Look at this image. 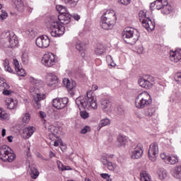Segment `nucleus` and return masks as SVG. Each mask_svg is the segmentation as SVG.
<instances>
[{
    "label": "nucleus",
    "mask_w": 181,
    "mask_h": 181,
    "mask_svg": "<svg viewBox=\"0 0 181 181\" xmlns=\"http://www.w3.org/2000/svg\"><path fill=\"white\" fill-rule=\"evenodd\" d=\"M63 84L66 87L68 91H71V90L77 87V83H76V81H71L69 80V78H66L63 79Z\"/></svg>",
    "instance_id": "nucleus-23"
},
{
    "label": "nucleus",
    "mask_w": 181,
    "mask_h": 181,
    "mask_svg": "<svg viewBox=\"0 0 181 181\" xmlns=\"http://www.w3.org/2000/svg\"><path fill=\"white\" fill-rule=\"evenodd\" d=\"M29 80H30V83L33 86H35V87H40V85L43 84V82H42V81H39L37 79H35L33 77H30Z\"/></svg>",
    "instance_id": "nucleus-36"
},
{
    "label": "nucleus",
    "mask_w": 181,
    "mask_h": 181,
    "mask_svg": "<svg viewBox=\"0 0 181 181\" xmlns=\"http://www.w3.org/2000/svg\"><path fill=\"white\" fill-rule=\"evenodd\" d=\"M7 139H8V142H12V141H13V136H8L7 137Z\"/></svg>",
    "instance_id": "nucleus-61"
},
{
    "label": "nucleus",
    "mask_w": 181,
    "mask_h": 181,
    "mask_svg": "<svg viewBox=\"0 0 181 181\" xmlns=\"http://www.w3.org/2000/svg\"><path fill=\"white\" fill-rule=\"evenodd\" d=\"M101 163H103V165H104L105 166H107V163L110 162L108 161V160L107 159V157L105 156H103L100 159Z\"/></svg>",
    "instance_id": "nucleus-51"
},
{
    "label": "nucleus",
    "mask_w": 181,
    "mask_h": 181,
    "mask_svg": "<svg viewBox=\"0 0 181 181\" xmlns=\"http://www.w3.org/2000/svg\"><path fill=\"white\" fill-rule=\"evenodd\" d=\"M153 6H156V1L151 3V5H150V8H153Z\"/></svg>",
    "instance_id": "nucleus-62"
},
{
    "label": "nucleus",
    "mask_w": 181,
    "mask_h": 181,
    "mask_svg": "<svg viewBox=\"0 0 181 181\" xmlns=\"http://www.w3.org/2000/svg\"><path fill=\"white\" fill-rule=\"evenodd\" d=\"M155 107H148L144 110V115L146 117H153V115H155Z\"/></svg>",
    "instance_id": "nucleus-31"
},
{
    "label": "nucleus",
    "mask_w": 181,
    "mask_h": 181,
    "mask_svg": "<svg viewBox=\"0 0 181 181\" xmlns=\"http://www.w3.org/2000/svg\"><path fill=\"white\" fill-rule=\"evenodd\" d=\"M144 155V146L141 144L134 145L131 149L132 159H139Z\"/></svg>",
    "instance_id": "nucleus-11"
},
{
    "label": "nucleus",
    "mask_w": 181,
    "mask_h": 181,
    "mask_svg": "<svg viewBox=\"0 0 181 181\" xmlns=\"http://www.w3.org/2000/svg\"><path fill=\"white\" fill-rule=\"evenodd\" d=\"M158 175L160 180H164V179H166V177H168V172L163 168H160L158 170Z\"/></svg>",
    "instance_id": "nucleus-28"
},
{
    "label": "nucleus",
    "mask_w": 181,
    "mask_h": 181,
    "mask_svg": "<svg viewBox=\"0 0 181 181\" xmlns=\"http://www.w3.org/2000/svg\"><path fill=\"white\" fill-rule=\"evenodd\" d=\"M6 107L8 110H15L18 107V100L11 98H7L6 99Z\"/></svg>",
    "instance_id": "nucleus-22"
},
{
    "label": "nucleus",
    "mask_w": 181,
    "mask_h": 181,
    "mask_svg": "<svg viewBox=\"0 0 181 181\" xmlns=\"http://www.w3.org/2000/svg\"><path fill=\"white\" fill-rule=\"evenodd\" d=\"M13 2L19 12H23L25 8L26 11H28L30 13H32V11H33V6H30V4L25 6L22 0H13Z\"/></svg>",
    "instance_id": "nucleus-15"
},
{
    "label": "nucleus",
    "mask_w": 181,
    "mask_h": 181,
    "mask_svg": "<svg viewBox=\"0 0 181 181\" xmlns=\"http://www.w3.org/2000/svg\"><path fill=\"white\" fill-rule=\"evenodd\" d=\"M4 66L6 71H8V73H13V69H12V68L9 65V59H4Z\"/></svg>",
    "instance_id": "nucleus-32"
},
{
    "label": "nucleus",
    "mask_w": 181,
    "mask_h": 181,
    "mask_svg": "<svg viewBox=\"0 0 181 181\" xmlns=\"http://www.w3.org/2000/svg\"><path fill=\"white\" fill-rule=\"evenodd\" d=\"M156 9L160 11L163 15H170L173 11V7L168 0H156Z\"/></svg>",
    "instance_id": "nucleus-7"
},
{
    "label": "nucleus",
    "mask_w": 181,
    "mask_h": 181,
    "mask_svg": "<svg viewBox=\"0 0 181 181\" xmlns=\"http://www.w3.org/2000/svg\"><path fill=\"white\" fill-rule=\"evenodd\" d=\"M108 170H115V169L117 168V165L114 163H112V162H108L107 165H106Z\"/></svg>",
    "instance_id": "nucleus-48"
},
{
    "label": "nucleus",
    "mask_w": 181,
    "mask_h": 181,
    "mask_svg": "<svg viewBox=\"0 0 181 181\" xmlns=\"http://www.w3.org/2000/svg\"><path fill=\"white\" fill-rule=\"evenodd\" d=\"M138 83L139 86L143 87V88H152V86L155 84V80L152 76H146L144 78H140Z\"/></svg>",
    "instance_id": "nucleus-12"
},
{
    "label": "nucleus",
    "mask_w": 181,
    "mask_h": 181,
    "mask_svg": "<svg viewBox=\"0 0 181 181\" xmlns=\"http://www.w3.org/2000/svg\"><path fill=\"white\" fill-rule=\"evenodd\" d=\"M59 141H55L54 143V146H59Z\"/></svg>",
    "instance_id": "nucleus-63"
},
{
    "label": "nucleus",
    "mask_w": 181,
    "mask_h": 181,
    "mask_svg": "<svg viewBox=\"0 0 181 181\" xmlns=\"http://www.w3.org/2000/svg\"><path fill=\"white\" fill-rule=\"evenodd\" d=\"M33 132H35V127H28L23 129V136L25 139H29L32 135H33Z\"/></svg>",
    "instance_id": "nucleus-24"
},
{
    "label": "nucleus",
    "mask_w": 181,
    "mask_h": 181,
    "mask_svg": "<svg viewBox=\"0 0 181 181\" xmlns=\"http://www.w3.org/2000/svg\"><path fill=\"white\" fill-rule=\"evenodd\" d=\"M54 156H56V154H54V153H53V151H50L49 152V158H54Z\"/></svg>",
    "instance_id": "nucleus-60"
},
{
    "label": "nucleus",
    "mask_w": 181,
    "mask_h": 181,
    "mask_svg": "<svg viewBox=\"0 0 181 181\" xmlns=\"http://www.w3.org/2000/svg\"><path fill=\"white\" fill-rule=\"evenodd\" d=\"M80 115H81V118H83V119H86V118H88V117H90L88 112H87L86 111H81L80 112Z\"/></svg>",
    "instance_id": "nucleus-50"
},
{
    "label": "nucleus",
    "mask_w": 181,
    "mask_h": 181,
    "mask_svg": "<svg viewBox=\"0 0 181 181\" xmlns=\"http://www.w3.org/2000/svg\"><path fill=\"white\" fill-rule=\"evenodd\" d=\"M100 107L106 112H111L112 111L111 101L108 99H102L100 100Z\"/></svg>",
    "instance_id": "nucleus-21"
},
{
    "label": "nucleus",
    "mask_w": 181,
    "mask_h": 181,
    "mask_svg": "<svg viewBox=\"0 0 181 181\" xmlns=\"http://www.w3.org/2000/svg\"><path fill=\"white\" fill-rule=\"evenodd\" d=\"M171 175L176 179H181V165H177L171 170Z\"/></svg>",
    "instance_id": "nucleus-26"
},
{
    "label": "nucleus",
    "mask_w": 181,
    "mask_h": 181,
    "mask_svg": "<svg viewBox=\"0 0 181 181\" xmlns=\"http://www.w3.org/2000/svg\"><path fill=\"white\" fill-rule=\"evenodd\" d=\"M139 18L144 28H145L147 30H155V23L152 22V20H151L149 17L146 16V12L141 11L139 13Z\"/></svg>",
    "instance_id": "nucleus-9"
},
{
    "label": "nucleus",
    "mask_w": 181,
    "mask_h": 181,
    "mask_svg": "<svg viewBox=\"0 0 181 181\" xmlns=\"http://www.w3.org/2000/svg\"><path fill=\"white\" fill-rule=\"evenodd\" d=\"M117 23V15L115 11L107 10L101 16L100 26L105 30H110Z\"/></svg>",
    "instance_id": "nucleus-2"
},
{
    "label": "nucleus",
    "mask_w": 181,
    "mask_h": 181,
    "mask_svg": "<svg viewBox=\"0 0 181 181\" xmlns=\"http://www.w3.org/2000/svg\"><path fill=\"white\" fill-rule=\"evenodd\" d=\"M158 155H159V146L157 143H153L148 148V158L152 162H155Z\"/></svg>",
    "instance_id": "nucleus-13"
},
{
    "label": "nucleus",
    "mask_w": 181,
    "mask_h": 181,
    "mask_svg": "<svg viewBox=\"0 0 181 181\" xmlns=\"http://www.w3.org/2000/svg\"><path fill=\"white\" fill-rule=\"evenodd\" d=\"M72 18H74L75 21H80V16H78V14H74L72 16Z\"/></svg>",
    "instance_id": "nucleus-57"
},
{
    "label": "nucleus",
    "mask_w": 181,
    "mask_h": 181,
    "mask_svg": "<svg viewBox=\"0 0 181 181\" xmlns=\"http://www.w3.org/2000/svg\"><path fill=\"white\" fill-rule=\"evenodd\" d=\"M174 79L178 84H181V72H177L174 76Z\"/></svg>",
    "instance_id": "nucleus-47"
},
{
    "label": "nucleus",
    "mask_w": 181,
    "mask_h": 181,
    "mask_svg": "<svg viewBox=\"0 0 181 181\" xmlns=\"http://www.w3.org/2000/svg\"><path fill=\"white\" fill-rule=\"evenodd\" d=\"M35 43L38 47L46 49L50 46V39L47 35L40 36L36 39Z\"/></svg>",
    "instance_id": "nucleus-16"
},
{
    "label": "nucleus",
    "mask_w": 181,
    "mask_h": 181,
    "mask_svg": "<svg viewBox=\"0 0 181 181\" xmlns=\"http://www.w3.org/2000/svg\"><path fill=\"white\" fill-rule=\"evenodd\" d=\"M123 39L128 45H135L139 39V32L134 28H127L122 33Z\"/></svg>",
    "instance_id": "nucleus-5"
},
{
    "label": "nucleus",
    "mask_w": 181,
    "mask_h": 181,
    "mask_svg": "<svg viewBox=\"0 0 181 181\" xmlns=\"http://www.w3.org/2000/svg\"><path fill=\"white\" fill-rule=\"evenodd\" d=\"M7 39L8 41V47H16L18 46V38H16V35L14 33H7Z\"/></svg>",
    "instance_id": "nucleus-19"
},
{
    "label": "nucleus",
    "mask_w": 181,
    "mask_h": 181,
    "mask_svg": "<svg viewBox=\"0 0 181 181\" xmlns=\"http://www.w3.org/2000/svg\"><path fill=\"white\" fill-rule=\"evenodd\" d=\"M48 131L49 132H51L52 135H54V136H56V135H57V134L59 133V127H54V125L51 124L48 126Z\"/></svg>",
    "instance_id": "nucleus-33"
},
{
    "label": "nucleus",
    "mask_w": 181,
    "mask_h": 181,
    "mask_svg": "<svg viewBox=\"0 0 181 181\" xmlns=\"http://www.w3.org/2000/svg\"><path fill=\"white\" fill-rule=\"evenodd\" d=\"M111 124V120L108 118L103 119L100 120L99 123L100 128H103V127H107V125H110Z\"/></svg>",
    "instance_id": "nucleus-38"
},
{
    "label": "nucleus",
    "mask_w": 181,
    "mask_h": 181,
    "mask_svg": "<svg viewBox=\"0 0 181 181\" xmlns=\"http://www.w3.org/2000/svg\"><path fill=\"white\" fill-rule=\"evenodd\" d=\"M62 2H64V4H66L68 5H70L72 8H74V6H77V4H78V0H61Z\"/></svg>",
    "instance_id": "nucleus-37"
},
{
    "label": "nucleus",
    "mask_w": 181,
    "mask_h": 181,
    "mask_svg": "<svg viewBox=\"0 0 181 181\" xmlns=\"http://www.w3.org/2000/svg\"><path fill=\"white\" fill-rule=\"evenodd\" d=\"M28 32H29L30 36H36V35H37V33H36V31H35V30H30Z\"/></svg>",
    "instance_id": "nucleus-56"
},
{
    "label": "nucleus",
    "mask_w": 181,
    "mask_h": 181,
    "mask_svg": "<svg viewBox=\"0 0 181 181\" xmlns=\"http://www.w3.org/2000/svg\"><path fill=\"white\" fill-rule=\"evenodd\" d=\"M0 119H9V115L5 110L0 108Z\"/></svg>",
    "instance_id": "nucleus-41"
},
{
    "label": "nucleus",
    "mask_w": 181,
    "mask_h": 181,
    "mask_svg": "<svg viewBox=\"0 0 181 181\" xmlns=\"http://www.w3.org/2000/svg\"><path fill=\"white\" fill-rule=\"evenodd\" d=\"M101 177L103 179H105L106 181H112V179H111V175L107 173H102L100 174Z\"/></svg>",
    "instance_id": "nucleus-49"
},
{
    "label": "nucleus",
    "mask_w": 181,
    "mask_h": 181,
    "mask_svg": "<svg viewBox=\"0 0 181 181\" xmlns=\"http://www.w3.org/2000/svg\"><path fill=\"white\" fill-rule=\"evenodd\" d=\"M30 92L33 97L35 108L39 110L40 107H42L40 101L45 100V98H46V95H45V93H39V88L37 87H31L30 88Z\"/></svg>",
    "instance_id": "nucleus-8"
},
{
    "label": "nucleus",
    "mask_w": 181,
    "mask_h": 181,
    "mask_svg": "<svg viewBox=\"0 0 181 181\" xmlns=\"http://www.w3.org/2000/svg\"><path fill=\"white\" fill-rule=\"evenodd\" d=\"M22 121L24 124H28L30 121V114L25 113L23 115Z\"/></svg>",
    "instance_id": "nucleus-44"
},
{
    "label": "nucleus",
    "mask_w": 181,
    "mask_h": 181,
    "mask_svg": "<svg viewBox=\"0 0 181 181\" xmlns=\"http://www.w3.org/2000/svg\"><path fill=\"white\" fill-rule=\"evenodd\" d=\"M71 15L70 13L66 12L64 14H60L57 18H52L49 21L50 23V34L52 37H60L62 35H64V26L62 25H68L70 23Z\"/></svg>",
    "instance_id": "nucleus-1"
},
{
    "label": "nucleus",
    "mask_w": 181,
    "mask_h": 181,
    "mask_svg": "<svg viewBox=\"0 0 181 181\" xmlns=\"http://www.w3.org/2000/svg\"><path fill=\"white\" fill-rule=\"evenodd\" d=\"M8 88H6V89H3L2 91H3V94L4 95H10L12 93L11 90H8Z\"/></svg>",
    "instance_id": "nucleus-54"
},
{
    "label": "nucleus",
    "mask_w": 181,
    "mask_h": 181,
    "mask_svg": "<svg viewBox=\"0 0 181 181\" xmlns=\"http://www.w3.org/2000/svg\"><path fill=\"white\" fill-rule=\"evenodd\" d=\"M47 86H49V87H52V86H54V84H57V76L53 74H49L47 78Z\"/></svg>",
    "instance_id": "nucleus-25"
},
{
    "label": "nucleus",
    "mask_w": 181,
    "mask_h": 181,
    "mask_svg": "<svg viewBox=\"0 0 181 181\" xmlns=\"http://www.w3.org/2000/svg\"><path fill=\"white\" fill-rule=\"evenodd\" d=\"M76 49L78 50V52H84V44H83V42L81 41H78L76 45Z\"/></svg>",
    "instance_id": "nucleus-43"
},
{
    "label": "nucleus",
    "mask_w": 181,
    "mask_h": 181,
    "mask_svg": "<svg viewBox=\"0 0 181 181\" xmlns=\"http://www.w3.org/2000/svg\"><path fill=\"white\" fill-rule=\"evenodd\" d=\"M160 156L167 165H176L179 162V158L176 156H168L166 153H162Z\"/></svg>",
    "instance_id": "nucleus-17"
},
{
    "label": "nucleus",
    "mask_w": 181,
    "mask_h": 181,
    "mask_svg": "<svg viewBox=\"0 0 181 181\" xmlns=\"http://www.w3.org/2000/svg\"><path fill=\"white\" fill-rule=\"evenodd\" d=\"M13 64L17 75H18L20 77H25L26 76L25 69L22 68V65L19 64V61H18V59H13Z\"/></svg>",
    "instance_id": "nucleus-18"
},
{
    "label": "nucleus",
    "mask_w": 181,
    "mask_h": 181,
    "mask_svg": "<svg viewBox=\"0 0 181 181\" xmlns=\"http://www.w3.org/2000/svg\"><path fill=\"white\" fill-rule=\"evenodd\" d=\"M21 60L22 62L24 63V64H28V63H29V55L28 54V53H23Z\"/></svg>",
    "instance_id": "nucleus-45"
},
{
    "label": "nucleus",
    "mask_w": 181,
    "mask_h": 181,
    "mask_svg": "<svg viewBox=\"0 0 181 181\" xmlns=\"http://www.w3.org/2000/svg\"><path fill=\"white\" fill-rule=\"evenodd\" d=\"M56 8L57 11L60 13V15H63L64 13H66L67 12H69L67 11V8L64 6L58 5Z\"/></svg>",
    "instance_id": "nucleus-39"
},
{
    "label": "nucleus",
    "mask_w": 181,
    "mask_h": 181,
    "mask_svg": "<svg viewBox=\"0 0 181 181\" xmlns=\"http://www.w3.org/2000/svg\"><path fill=\"white\" fill-rule=\"evenodd\" d=\"M39 114H40V118L45 119L47 117L46 112H45L43 111H40Z\"/></svg>",
    "instance_id": "nucleus-55"
},
{
    "label": "nucleus",
    "mask_w": 181,
    "mask_h": 181,
    "mask_svg": "<svg viewBox=\"0 0 181 181\" xmlns=\"http://www.w3.org/2000/svg\"><path fill=\"white\" fill-rule=\"evenodd\" d=\"M69 104V98H55L52 100V105L57 110H63V108H66Z\"/></svg>",
    "instance_id": "nucleus-14"
},
{
    "label": "nucleus",
    "mask_w": 181,
    "mask_h": 181,
    "mask_svg": "<svg viewBox=\"0 0 181 181\" xmlns=\"http://www.w3.org/2000/svg\"><path fill=\"white\" fill-rule=\"evenodd\" d=\"M117 142H118V146H125L127 145V142H128V140L127 139V137L123 136H119L117 137Z\"/></svg>",
    "instance_id": "nucleus-29"
},
{
    "label": "nucleus",
    "mask_w": 181,
    "mask_h": 181,
    "mask_svg": "<svg viewBox=\"0 0 181 181\" xmlns=\"http://www.w3.org/2000/svg\"><path fill=\"white\" fill-rule=\"evenodd\" d=\"M170 60L172 63H177L181 60V49H177L175 51H170Z\"/></svg>",
    "instance_id": "nucleus-20"
},
{
    "label": "nucleus",
    "mask_w": 181,
    "mask_h": 181,
    "mask_svg": "<svg viewBox=\"0 0 181 181\" xmlns=\"http://www.w3.org/2000/svg\"><path fill=\"white\" fill-rule=\"evenodd\" d=\"M9 85L5 82V79L0 77V91L2 90H6V88H9Z\"/></svg>",
    "instance_id": "nucleus-35"
},
{
    "label": "nucleus",
    "mask_w": 181,
    "mask_h": 181,
    "mask_svg": "<svg viewBox=\"0 0 181 181\" xmlns=\"http://www.w3.org/2000/svg\"><path fill=\"white\" fill-rule=\"evenodd\" d=\"M57 165L58 167V169H59L60 170H71V168H70V166L67 165H64L62 164V162H60V160H57Z\"/></svg>",
    "instance_id": "nucleus-34"
},
{
    "label": "nucleus",
    "mask_w": 181,
    "mask_h": 181,
    "mask_svg": "<svg viewBox=\"0 0 181 181\" xmlns=\"http://www.w3.org/2000/svg\"><path fill=\"white\" fill-rule=\"evenodd\" d=\"M1 135H2V136H5V135H6V129H2Z\"/></svg>",
    "instance_id": "nucleus-59"
},
{
    "label": "nucleus",
    "mask_w": 181,
    "mask_h": 181,
    "mask_svg": "<svg viewBox=\"0 0 181 181\" xmlns=\"http://www.w3.org/2000/svg\"><path fill=\"white\" fill-rule=\"evenodd\" d=\"M8 18V13L5 10H1L0 13V19L1 21H5Z\"/></svg>",
    "instance_id": "nucleus-46"
},
{
    "label": "nucleus",
    "mask_w": 181,
    "mask_h": 181,
    "mask_svg": "<svg viewBox=\"0 0 181 181\" xmlns=\"http://www.w3.org/2000/svg\"><path fill=\"white\" fill-rule=\"evenodd\" d=\"M89 131H90V127L86 126L83 129H81V133L87 134V132H89Z\"/></svg>",
    "instance_id": "nucleus-53"
},
{
    "label": "nucleus",
    "mask_w": 181,
    "mask_h": 181,
    "mask_svg": "<svg viewBox=\"0 0 181 181\" xmlns=\"http://www.w3.org/2000/svg\"><path fill=\"white\" fill-rule=\"evenodd\" d=\"M85 181H91L90 178H85Z\"/></svg>",
    "instance_id": "nucleus-64"
},
{
    "label": "nucleus",
    "mask_w": 181,
    "mask_h": 181,
    "mask_svg": "<svg viewBox=\"0 0 181 181\" xmlns=\"http://www.w3.org/2000/svg\"><path fill=\"white\" fill-rule=\"evenodd\" d=\"M76 104L79 110H97L98 105L94 97L80 96L76 99Z\"/></svg>",
    "instance_id": "nucleus-3"
},
{
    "label": "nucleus",
    "mask_w": 181,
    "mask_h": 181,
    "mask_svg": "<svg viewBox=\"0 0 181 181\" xmlns=\"http://www.w3.org/2000/svg\"><path fill=\"white\" fill-rule=\"evenodd\" d=\"M141 181H151V175L146 171H143L140 174Z\"/></svg>",
    "instance_id": "nucleus-30"
},
{
    "label": "nucleus",
    "mask_w": 181,
    "mask_h": 181,
    "mask_svg": "<svg viewBox=\"0 0 181 181\" xmlns=\"http://www.w3.org/2000/svg\"><path fill=\"white\" fill-rule=\"evenodd\" d=\"M0 159L3 162H13L16 159V156L12 151L11 148L6 146H2L0 148Z\"/></svg>",
    "instance_id": "nucleus-6"
},
{
    "label": "nucleus",
    "mask_w": 181,
    "mask_h": 181,
    "mask_svg": "<svg viewBox=\"0 0 181 181\" xmlns=\"http://www.w3.org/2000/svg\"><path fill=\"white\" fill-rule=\"evenodd\" d=\"M57 62H59L57 55L52 52H47L43 55L41 63L45 66V67H53Z\"/></svg>",
    "instance_id": "nucleus-10"
},
{
    "label": "nucleus",
    "mask_w": 181,
    "mask_h": 181,
    "mask_svg": "<svg viewBox=\"0 0 181 181\" xmlns=\"http://www.w3.org/2000/svg\"><path fill=\"white\" fill-rule=\"evenodd\" d=\"M118 2L122 5H129L131 0H118Z\"/></svg>",
    "instance_id": "nucleus-52"
},
{
    "label": "nucleus",
    "mask_w": 181,
    "mask_h": 181,
    "mask_svg": "<svg viewBox=\"0 0 181 181\" xmlns=\"http://www.w3.org/2000/svg\"><path fill=\"white\" fill-rule=\"evenodd\" d=\"M106 62H107L108 66H111L112 67H115V66H117L111 55H107L106 57Z\"/></svg>",
    "instance_id": "nucleus-40"
},
{
    "label": "nucleus",
    "mask_w": 181,
    "mask_h": 181,
    "mask_svg": "<svg viewBox=\"0 0 181 181\" xmlns=\"http://www.w3.org/2000/svg\"><path fill=\"white\" fill-rule=\"evenodd\" d=\"M105 52V48L104 45L99 44L97 45V47L95 48V53L97 56H103Z\"/></svg>",
    "instance_id": "nucleus-27"
},
{
    "label": "nucleus",
    "mask_w": 181,
    "mask_h": 181,
    "mask_svg": "<svg viewBox=\"0 0 181 181\" xmlns=\"http://www.w3.org/2000/svg\"><path fill=\"white\" fill-rule=\"evenodd\" d=\"M92 90H93V91L98 90V86L97 85H93Z\"/></svg>",
    "instance_id": "nucleus-58"
},
{
    "label": "nucleus",
    "mask_w": 181,
    "mask_h": 181,
    "mask_svg": "<svg viewBox=\"0 0 181 181\" xmlns=\"http://www.w3.org/2000/svg\"><path fill=\"white\" fill-rule=\"evenodd\" d=\"M30 175L33 179H37V176H39V171H37V169L33 168H31Z\"/></svg>",
    "instance_id": "nucleus-42"
},
{
    "label": "nucleus",
    "mask_w": 181,
    "mask_h": 181,
    "mask_svg": "<svg viewBox=\"0 0 181 181\" xmlns=\"http://www.w3.org/2000/svg\"><path fill=\"white\" fill-rule=\"evenodd\" d=\"M152 104V98L151 95L146 91H143L140 93L136 97L135 100V107L136 108H145L148 105Z\"/></svg>",
    "instance_id": "nucleus-4"
}]
</instances>
